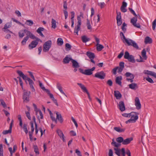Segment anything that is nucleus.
<instances>
[{"mask_svg": "<svg viewBox=\"0 0 156 156\" xmlns=\"http://www.w3.org/2000/svg\"><path fill=\"white\" fill-rule=\"evenodd\" d=\"M123 138L122 137L120 136L119 137L116 139V141L117 142L119 143H123Z\"/></svg>", "mask_w": 156, "mask_h": 156, "instance_id": "nucleus-38", "label": "nucleus"}, {"mask_svg": "<svg viewBox=\"0 0 156 156\" xmlns=\"http://www.w3.org/2000/svg\"><path fill=\"white\" fill-rule=\"evenodd\" d=\"M105 5V3L104 2L99 3L98 4V5L100 6L101 9L103 8Z\"/></svg>", "mask_w": 156, "mask_h": 156, "instance_id": "nucleus-53", "label": "nucleus"}, {"mask_svg": "<svg viewBox=\"0 0 156 156\" xmlns=\"http://www.w3.org/2000/svg\"><path fill=\"white\" fill-rule=\"evenodd\" d=\"M30 124L31 125V131L30 132V133H33L34 130V124L33 122H30Z\"/></svg>", "mask_w": 156, "mask_h": 156, "instance_id": "nucleus-49", "label": "nucleus"}, {"mask_svg": "<svg viewBox=\"0 0 156 156\" xmlns=\"http://www.w3.org/2000/svg\"><path fill=\"white\" fill-rule=\"evenodd\" d=\"M137 117L136 116V117H135V118H134V119H132V118L131 119H130L127 121H126L125 122L126 124H127L129 122H135L137 120Z\"/></svg>", "mask_w": 156, "mask_h": 156, "instance_id": "nucleus-31", "label": "nucleus"}, {"mask_svg": "<svg viewBox=\"0 0 156 156\" xmlns=\"http://www.w3.org/2000/svg\"><path fill=\"white\" fill-rule=\"evenodd\" d=\"M86 54L90 59L94 58L95 57L94 53L90 51H87Z\"/></svg>", "mask_w": 156, "mask_h": 156, "instance_id": "nucleus-26", "label": "nucleus"}, {"mask_svg": "<svg viewBox=\"0 0 156 156\" xmlns=\"http://www.w3.org/2000/svg\"><path fill=\"white\" fill-rule=\"evenodd\" d=\"M28 73H29V75L31 77V78H32L34 81H35V80L32 73L30 71H28Z\"/></svg>", "mask_w": 156, "mask_h": 156, "instance_id": "nucleus-57", "label": "nucleus"}, {"mask_svg": "<svg viewBox=\"0 0 156 156\" xmlns=\"http://www.w3.org/2000/svg\"><path fill=\"white\" fill-rule=\"evenodd\" d=\"M56 119H58L60 122L62 123L63 122V119L61 115L60 114H58V112H56Z\"/></svg>", "mask_w": 156, "mask_h": 156, "instance_id": "nucleus-20", "label": "nucleus"}, {"mask_svg": "<svg viewBox=\"0 0 156 156\" xmlns=\"http://www.w3.org/2000/svg\"><path fill=\"white\" fill-rule=\"evenodd\" d=\"M77 84L79 86L84 92H86L87 93V94L88 96L90 95V94L88 92V90L83 84L80 83H77Z\"/></svg>", "mask_w": 156, "mask_h": 156, "instance_id": "nucleus-10", "label": "nucleus"}, {"mask_svg": "<svg viewBox=\"0 0 156 156\" xmlns=\"http://www.w3.org/2000/svg\"><path fill=\"white\" fill-rule=\"evenodd\" d=\"M29 38V37L28 36H26L24 37L21 42L22 45H24L26 44V42L28 40Z\"/></svg>", "mask_w": 156, "mask_h": 156, "instance_id": "nucleus-35", "label": "nucleus"}, {"mask_svg": "<svg viewBox=\"0 0 156 156\" xmlns=\"http://www.w3.org/2000/svg\"><path fill=\"white\" fill-rule=\"evenodd\" d=\"M71 14V20H74V18L75 16V12L74 11H72L70 12Z\"/></svg>", "mask_w": 156, "mask_h": 156, "instance_id": "nucleus-54", "label": "nucleus"}, {"mask_svg": "<svg viewBox=\"0 0 156 156\" xmlns=\"http://www.w3.org/2000/svg\"><path fill=\"white\" fill-rule=\"evenodd\" d=\"M25 114L26 115V116L28 118V119L30 120H31V116L30 115V112H25Z\"/></svg>", "mask_w": 156, "mask_h": 156, "instance_id": "nucleus-52", "label": "nucleus"}, {"mask_svg": "<svg viewBox=\"0 0 156 156\" xmlns=\"http://www.w3.org/2000/svg\"><path fill=\"white\" fill-rule=\"evenodd\" d=\"M12 20L14 22H15L16 23L19 24H20L22 25L23 26H24V25L22 23H21L20 22L18 21L17 20L15 19L12 18Z\"/></svg>", "mask_w": 156, "mask_h": 156, "instance_id": "nucleus-58", "label": "nucleus"}, {"mask_svg": "<svg viewBox=\"0 0 156 156\" xmlns=\"http://www.w3.org/2000/svg\"><path fill=\"white\" fill-rule=\"evenodd\" d=\"M81 39L82 41L84 43H86L90 40L89 38H87L85 35L82 36Z\"/></svg>", "mask_w": 156, "mask_h": 156, "instance_id": "nucleus-30", "label": "nucleus"}, {"mask_svg": "<svg viewBox=\"0 0 156 156\" xmlns=\"http://www.w3.org/2000/svg\"><path fill=\"white\" fill-rule=\"evenodd\" d=\"M57 43L58 45L62 46L63 43V41L62 39L61 38H58L57 39Z\"/></svg>", "mask_w": 156, "mask_h": 156, "instance_id": "nucleus-32", "label": "nucleus"}, {"mask_svg": "<svg viewBox=\"0 0 156 156\" xmlns=\"http://www.w3.org/2000/svg\"><path fill=\"white\" fill-rule=\"evenodd\" d=\"M71 120H72V121H73V122L74 123L75 125V126H76V128H77L78 126V124H77V123L76 122V121L75 120V119L73 117H71Z\"/></svg>", "mask_w": 156, "mask_h": 156, "instance_id": "nucleus-56", "label": "nucleus"}, {"mask_svg": "<svg viewBox=\"0 0 156 156\" xmlns=\"http://www.w3.org/2000/svg\"><path fill=\"white\" fill-rule=\"evenodd\" d=\"M122 79V76L120 77L119 76H117L116 78L115 82L117 84H118L119 85H121L122 82L121 80Z\"/></svg>", "mask_w": 156, "mask_h": 156, "instance_id": "nucleus-28", "label": "nucleus"}, {"mask_svg": "<svg viewBox=\"0 0 156 156\" xmlns=\"http://www.w3.org/2000/svg\"><path fill=\"white\" fill-rule=\"evenodd\" d=\"M137 21V17H134L131 19L130 22L133 26L136 28H140V26L139 23H136Z\"/></svg>", "mask_w": 156, "mask_h": 156, "instance_id": "nucleus-6", "label": "nucleus"}, {"mask_svg": "<svg viewBox=\"0 0 156 156\" xmlns=\"http://www.w3.org/2000/svg\"><path fill=\"white\" fill-rule=\"evenodd\" d=\"M51 119L52 121H54L55 123H57V120L56 119L55 117L53 116V115H50Z\"/></svg>", "mask_w": 156, "mask_h": 156, "instance_id": "nucleus-59", "label": "nucleus"}, {"mask_svg": "<svg viewBox=\"0 0 156 156\" xmlns=\"http://www.w3.org/2000/svg\"><path fill=\"white\" fill-rule=\"evenodd\" d=\"M124 57L125 59H128L129 62L132 63H134L135 62L134 56L132 55H130L127 51L125 52Z\"/></svg>", "mask_w": 156, "mask_h": 156, "instance_id": "nucleus-3", "label": "nucleus"}, {"mask_svg": "<svg viewBox=\"0 0 156 156\" xmlns=\"http://www.w3.org/2000/svg\"><path fill=\"white\" fill-rule=\"evenodd\" d=\"M51 27L54 29L56 27V21L53 18L51 19Z\"/></svg>", "mask_w": 156, "mask_h": 156, "instance_id": "nucleus-34", "label": "nucleus"}, {"mask_svg": "<svg viewBox=\"0 0 156 156\" xmlns=\"http://www.w3.org/2000/svg\"><path fill=\"white\" fill-rule=\"evenodd\" d=\"M106 74L103 71L97 72L94 75V77L103 80L105 79V77Z\"/></svg>", "mask_w": 156, "mask_h": 156, "instance_id": "nucleus-5", "label": "nucleus"}, {"mask_svg": "<svg viewBox=\"0 0 156 156\" xmlns=\"http://www.w3.org/2000/svg\"><path fill=\"white\" fill-rule=\"evenodd\" d=\"M90 69H86L84 71V74L87 75H90L92 74Z\"/></svg>", "mask_w": 156, "mask_h": 156, "instance_id": "nucleus-37", "label": "nucleus"}, {"mask_svg": "<svg viewBox=\"0 0 156 156\" xmlns=\"http://www.w3.org/2000/svg\"><path fill=\"white\" fill-rule=\"evenodd\" d=\"M142 56L144 58L145 60L147 58V56L146 55V51L145 49H144L141 52Z\"/></svg>", "mask_w": 156, "mask_h": 156, "instance_id": "nucleus-33", "label": "nucleus"}, {"mask_svg": "<svg viewBox=\"0 0 156 156\" xmlns=\"http://www.w3.org/2000/svg\"><path fill=\"white\" fill-rule=\"evenodd\" d=\"M108 155L109 156H113V151L111 149H110L109 150Z\"/></svg>", "mask_w": 156, "mask_h": 156, "instance_id": "nucleus-64", "label": "nucleus"}, {"mask_svg": "<svg viewBox=\"0 0 156 156\" xmlns=\"http://www.w3.org/2000/svg\"><path fill=\"white\" fill-rule=\"evenodd\" d=\"M16 72L20 77H22V78L24 80H27L29 82L30 87L32 89V91L34 92L35 91V89L34 87V83L32 80L30 78L27 77V76L25 75L21 71L17 70Z\"/></svg>", "mask_w": 156, "mask_h": 156, "instance_id": "nucleus-1", "label": "nucleus"}, {"mask_svg": "<svg viewBox=\"0 0 156 156\" xmlns=\"http://www.w3.org/2000/svg\"><path fill=\"white\" fill-rule=\"evenodd\" d=\"M106 83L109 86H112V85L113 82L111 80H109L107 81Z\"/></svg>", "mask_w": 156, "mask_h": 156, "instance_id": "nucleus-50", "label": "nucleus"}, {"mask_svg": "<svg viewBox=\"0 0 156 156\" xmlns=\"http://www.w3.org/2000/svg\"><path fill=\"white\" fill-rule=\"evenodd\" d=\"M139 114V113L138 112H132L130 113V117H131V119L132 118L133 119H134V118L136 116L137 117V119H138V115Z\"/></svg>", "mask_w": 156, "mask_h": 156, "instance_id": "nucleus-21", "label": "nucleus"}, {"mask_svg": "<svg viewBox=\"0 0 156 156\" xmlns=\"http://www.w3.org/2000/svg\"><path fill=\"white\" fill-rule=\"evenodd\" d=\"M124 55L123 51L121 52L117 56V58H121Z\"/></svg>", "mask_w": 156, "mask_h": 156, "instance_id": "nucleus-63", "label": "nucleus"}, {"mask_svg": "<svg viewBox=\"0 0 156 156\" xmlns=\"http://www.w3.org/2000/svg\"><path fill=\"white\" fill-rule=\"evenodd\" d=\"M128 9L135 16V17H137V15L136 14L135 11L132 8H129Z\"/></svg>", "mask_w": 156, "mask_h": 156, "instance_id": "nucleus-48", "label": "nucleus"}, {"mask_svg": "<svg viewBox=\"0 0 156 156\" xmlns=\"http://www.w3.org/2000/svg\"><path fill=\"white\" fill-rule=\"evenodd\" d=\"M27 125L26 124H24L23 125V128L24 131L25 132L26 134H27L28 133V131L27 129Z\"/></svg>", "mask_w": 156, "mask_h": 156, "instance_id": "nucleus-40", "label": "nucleus"}, {"mask_svg": "<svg viewBox=\"0 0 156 156\" xmlns=\"http://www.w3.org/2000/svg\"><path fill=\"white\" fill-rule=\"evenodd\" d=\"M145 79L147 81H148V82L151 83H154V82L152 80V79L151 78L149 77V76H147V77H145Z\"/></svg>", "mask_w": 156, "mask_h": 156, "instance_id": "nucleus-46", "label": "nucleus"}, {"mask_svg": "<svg viewBox=\"0 0 156 156\" xmlns=\"http://www.w3.org/2000/svg\"><path fill=\"white\" fill-rule=\"evenodd\" d=\"M103 48V46L100 44H98L97 48V50L98 51H101Z\"/></svg>", "mask_w": 156, "mask_h": 156, "instance_id": "nucleus-45", "label": "nucleus"}, {"mask_svg": "<svg viewBox=\"0 0 156 156\" xmlns=\"http://www.w3.org/2000/svg\"><path fill=\"white\" fill-rule=\"evenodd\" d=\"M117 16L116 20L117 25L118 26L121 25L122 24V20L121 19V12L116 11Z\"/></svg>", "mask_w": 156, "mask_h": 156, "instance_id": "nucleus-8", "label": "nucleus"}, {"mask_svg": "<svg viewBox=\"0 0 156 156\" xmlns=\"http://www.w3.org/2000/svg\"><path fill=\"white\" fill-rule=\"evenodd\" d=\"M152 42V40L151 38L148 36L146 37L145 38L144 42L145 44H151Z\"/></svg>", "mask_w": 156, "mask_h": 156, "instance_id": "nucleus-27", "label": "nucleus"}, {"mask_svg": "<svg viewBox=\"0 0 156 156\" xmlns=\"http://www.w3.org/2000/svg\"><path fill=\"white\" fill-rule=\"evenodd\" d=\"M13 122V120H12L11 121V122L10 123V125L9 129L8 130H4L2 132V134L4 135L7 134L8 133H10L12 132V125Z\"/></svg>", "mask_w": 156, "mask_h": 156, "instance_id": "nucleus-13", "label": "nucleus"}, {"mask_svg": "<svg viewBox=\"0 0 156 156\" xmlns=\"http://www.w3.org/2000/svg\"><path fill=\"white\" fill-rule=\"evenodd\" d=\"M119 106V109L121 111L123 112L125 110V107L123 101H120Z\"/></svg>", "mask_w": 156, "mask_h": 156, "instance_id": "nucleus-18", "label": "nucleus"}, {"mask_svg": "<svg viewBox=\"0 0 156 156\" xmlns=\"http://www.w3.org/2000/svg\"><path fill=\"white\" fill-rule=\"evenodd\" d=\"M154 72L149 71L148 70H145L144 71V73L145 74H147L148 75H149L150 76H152Z\"/></svg>", "mask_w": 156, "mask_h": 156, "instance_id": "nucleus-36", "label": "nucleus"}, {"mask_svg": "<svg viewBox=\"0 0 156 156\" xmlns=\"http://www.w3.org/2000/svg\"><path fill=\"white\" fill-rule=\"evenodd\" d=\"M114 93L115 96L117 99H119L122 98V95L119 91H115Z\"/></svg>", "mask_w": 156, "mask_h": 156, "instance_id": "nucleus-22", "label": "nucleus"}, {"mask_svg": "<svg viewBox=\"0 0 156 156\" xmlns=\"http://www.w3.org/2000/svg\"><path fill=\"white\" fill-rule=\"evenodd\" d=\"M44 29L43 27H40L37 30V32L42 37H44V36L42 33V31H43Z\"/></svg>", "mask_w": 156, "mask_h": 156, "instance_id": "nucleus-25", "label": "nucleus"}, {"mask_svg": "<svg viewBox=\"0 0 156 156\" xmlns=\"http://www.w3.org/2000/svg\"><path fill=\"white\" fill-rule=\"evenodd\" d=\"M30 93V91L29 92V93H28L27 91H25L24 92L23 98V101L24 102H27L29 101V95Z\"/></svg>", "mask_w": 156, "mask_h": 156, "instance_id": "nucleus-7", "label": "nucleus"}, {"mask_svg": "<svg viewBox=\"0 0 156 156\" xmlns=\"http://www.w3.org/2000/svg\"><path fill=\"white\" fill-rule=\"evenodd\" d=\"M127 5V4L126 2L124 1L122 2V5L120 8L122 12H125L127 11V9L126 8Z\"/></svg>", "mask_w": 156, "mask_h": 156, "instance_id": "nucleus-15", "label": "nucleus"}, {"mask_svg": "<svg viewBox=\"0 0 156 156\" xmlns=\"http://www.w3.org/2000/svg\"><path fill=\"white\" fill-rule=\"evenodd\" d=\"M133 138L132 137H130L127 138L125 140L123 139V141L122 144L123 145H127L129 144L130 142L133 140Z\"/></svg>", "mask_w": 156, "mask_h": 156, "instance_id": "nucleus-19", "label": "nucleus"}, {"mask_svg": "<svg viewBox=\"0 0 156 156\" xmlns=\"http://www.w3.org/2000/svg\"><path fill=\"white\" fill-rule=\"evenodd\" d=\"M11 23H7L4 26V28L2 29L6 30L8 28L11 27Z\"/></svg>", "mask_w": 156, "mask_h": 156, "instance_id": "nucleus-42", "label": "nucleus"}, {"mask_svg": "<svg viewBox=\"0 0 156 156\" xmlns=\"http://www.w3.org/2000/svg\"><path fill=\"white\" fill-rule=\"evenodd\" d=\"M77 84L79 86L84 92H86L87 93V94L88 96L90 95V94L88 92V90L83 84L80 83H77Z\"/></svg>", "mask_w": 156, "mask_h": 156, "instance_id": "nucleus-11", "label": "nucleus"}, {"mask_svg": "<svg viewBox=\"0 0 156 156\" xmlns=\"http://www.w3.org/2000/svg\"><path fill=\"white\" fill-rule=\"evenodd\" d=\"M27 23V25L30 26H31L34 24L33 22L31 20H27L25 23Z\"/></svg>", "mask_w": 156, "mask_h": 156, "instance_id": "nucleus-43", "label": "nucleus"}, {"mask_svg": "<svg viewBox=\"0 0 156 156\" xmlns=\"http://www.w3.org/2000/svg\"><path fill=\"white\" fill-rule=\"evenodd\" d=\"M87 26L88 29L91 30V27L90 25V21L88 19H87Z\"/></svg>", "mask_w": 156, "mask_h": 156, "instance_id": "nucleus-44", "label": "nucleus"}, {"mask_svg": "<svg viewBox=\"0 0 156 156\" xmlns=\"http://www.w3.org/2000/svg\"><path fill=\"white\" fill-rule=\"evenodd\" d=\"M129 86L130 88L133 90H136L138 87L137 84L134 83H132L129 84Z\"/></svg>", "mask_w": 156, "mask_h": 156, "instance_id": "nucleus-23", "label": "nucleus"}, {"mask_svg": "<svg viewBox=\"0 0 156 156\" xmlns=\"http://www.w3.org/2000/svg\"><path fill=\"white\" fill-rule=\"evenodd\" d=\"M94 37L96 40V41L97 42V46H98V44H99V43L100 42V41L99 38H98L95 35L94 36Z\"/></svg>", "mask_w": 156, "mask_h": 156, "instance_id": "nucleus-61", "label": "nucleus"}, {"mask_svg": "<svg viewBox=\"0 0 156 156\" xmlns=\"http://www.w3.org/2000/svg\"><path fill=\"white\" fill-rule=\"evenodd\" d=\"M129 44H127L129 46H132L137 49H139V47L137 44L133 40L129 39Z\"/></svg>", "mask_w": 156, "mask_h": 156, "instance_id": "nucleus-12", "label": "nucleus"}, {"mask_svg": "<svg viewBox=\"0 0 156 156\" xmlns=\"http://www.w3.org/2000/svg\"><path fill=\"white\" fill-rule=\"evenodd\" d=\"M135 105L137 109L140 110L141 109V105L139 98L138 97H136L135 98Z\"/></svg>", "mask_w": 156, "mask_h": 156, "instance_id": "nucleus-9", "label": "nucleus"}, {"mask_svg": "<svg viewBox=\"0 0 156 156\" xmlns=\"http://www.w3.org/2000/svg\"><path fill=\"white\" fill-rule=\"evenodd\" d=\"M94 37L96 40V41L97 42V46H98V44H99V43L100 42V41L99 38H98L95 35L94 36Z\"/></svg>", "mask_w": 156, "mask_h": 156, "instance_id": "nucleus-62", "label": "nucleus"}, {"mask_svg": "<svg viewBox=\"0 0 156 156\" xmlns=\"http://www.w3.org/2000/svg\"><path fill=\"white\" fill-rule=\"evenodd\" d=\"M115 151V153L118 156H126V151L125 148H122L121 149L119 148H114Z\"/></svg>", "mask_w": 156, "mask_h": 156, "instance_id": "nucleus-2", "label": "nucleus"}, {"mask_svg": "<svg viewBox=\"0 0 156 156\" xmlns=\"http://www.w3.org/2000/svg\"><path fill=\"white\" fill-rule=\"evenodd\" d=\"M52 44L51 40H48L44 43L43 45V50L44 52H46L49 51L51 47Z\"/></svg>", "mask_w": 156, "mask_h": 156, "instance_id": "nucleus-4", "label": "nucleus"}, {"mask_svg": "<svg viewBox=\"0 0 156 156\" xmlns=\"http://www.w3.org/2000/svg\"><path fill=\"white\" fill-rule=\"evenodd\" d=\"M0 101L1 102V105L3 106L4 108L6 107V104L2 99H0Z\"/></svg>", "mask_w": 156, "mask_h": 156, "instance_id": "nucleus-55", "label": "nucleus"}, {"mask_svg": "<svg viewBox=\"0 0 156 156\" xmlns=\"http://www.w3.org/2000/svg\"><path fill=\"white\" fill-rule=\"evenodd\" d=\"M114 129L115 130L119 133L123 132L125 130V128L121 129L119 127H114Z\"/></svg>", "mask_w": 156, "mask_h": 156, "instance_id": "nucleus-29", "label": "nucleus"}, {"mask_svg": "<svg viewBox=\"0 0 156 156\" xmlns=\"http://www.w3.org/2000/svg\"><path fill=\"white\" fill-rule=\"evenodd\" d=\"M64 13L65 15V19H66L68 17V13L66 10H63Z\"/></svg>", "mask_w": 156, "mask_h": 156, "instance_id": "nucleus-60", "label": "nucleus"}, {"mask_svg": "<svg viewBox=\"0 0 156 156\" xmlns=\"http://www.w3.org/2000/svg\"><path fill=\"white\" fill-rule=\"evenodd\" d=\"M23 31L24 33L26 34V35L27 36H30L31 34V33L30 31L27 30L26 29L20 31V32H22Z\"/></svg>", "mask_w": 156, "mask_h": 156, "instance_id": "nucleus-41", "label": "nucleus"}, {"mask_svg": "<svg viewBox=\"0 0 156 156\" xmlns=\"http://www.w3.org/2000/svg\"><path fill=\"white\" fill-rule=\"evenodd\" d=\"M34 151L36 154H39V152L38 151V149L37 145L34 146Z\"/></svg>", "mask_w": 156, "mask_h": 156, "instance_id": "nucleus-47", "label": "nucleus"}, {"mask_svg": "<svg viewBox=\"0 0 156 156\" xmlns=\"http://www.w3.org/2000/svg\"><path fill=\"white\" fill-rule=\"evenodd\" d=\"M71 62L72 63V66L73 68H79L80 67V65L77 61L73 59Z\"/></svg>", "mask_w": 156, "mask_h": 156, "instance_id": "nucleus-17", "label": "nucleus"}, {"mask_svg": "<svg viewBox=\"0 0 156 156\" xmlns=\"http://www.w3.org/2000/svg\"><path fill=\"white\" fill-rule=\"evenodd\" d=\"M65 46L66 49H69V50H70L72 47V46L71 45L68 43H66V44Z\"/></svg>", "mask_w": 156, "mask_h": 156, "instance_id": "nucleus-51", "label": "nucleus"}, {"mask_svg": "<svg viewBox=\"0 0 156 156\" xmlns=\"http://www.w3.org/2000/svg\"><path fill=\"white\" fill-rule=\"evenodd\" d=\"M57 132L60 138L63 141V142H65L66 140L64 139V136L62 131L58 129L57 130Z\"/></svg>", "mask_w": 156, "mask_h": 156, "instance_id": "nucleus-16", "label": "nucleus"}, {"mask_svg": "<svg viewBox=\"0 0 156 156\" xmlns=\"http://www.w3.org/2000/svg\"><path fill=\"white\" fill-rule=\"evenodd\" d=\"M38 44V42L37 41H33L28 45V47L31 50L33 48H35Z\"/></svg>", "mask_w": 156, "mask_h": 156, "instance_id": "nucleus-14", "label": "nucleus"}, {"mask_svg": "<svg viewBox=\"0 0 156 156\" xmlns=\"http://www.w3.org/2000/svg\"><path fill=\"white\" fill-rule=\"evenodd\" d=\"M123 39H122V38L121 37L122 40V41L124 43H126L127 44H129V39L128 40L126 38L125 36L124 35L123 36Z\"/></svg>", "mask_w": 156, "mask_h": 156, "instance_id": "nucleus-39", "label": "nucleus"}, {"mask_svg": "<svg viewBox=\"0 0 156 156\" xmlns=\"http://www.w3.org/2000/svg\"><path fill=\"white\" fill-rule=\"evenodd\" d=\"M73 58H71L69 57L68 56H66L63 59V62L64 64L68 63L70 61H72Z\"/></svg>", "mask_w": 156, "mask_h": 156, "instance_id": "nucleus-24", "label": "nucleus"}]
</instances>
